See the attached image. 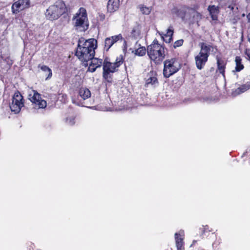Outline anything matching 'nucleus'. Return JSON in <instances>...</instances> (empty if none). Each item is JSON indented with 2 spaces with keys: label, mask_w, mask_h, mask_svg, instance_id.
I'll list each match as a JSON object with an SVG mask.
<instances>
[{
  "label": "nucleus",
  "mask_w": 250,
  "mask_h": 250,
  "mask_svg": "<svg viewBox=\"0 0 250 250\" xmlns=\"http://www.w3.org/2000/svg\"><path fill=\"white\" fill-rule=\"evenodd\" d=\"M103 62H110V59L109 58H108L107 57H106L104 59Z\"/></svg>",
  "instance_id": "ea45409f"
},
{
  "label": "nucleus",
  "mask_w": 250,
  "mask_h": 250,
  "mask_svg": "<svg viewBox=\"0 0 250 250\" xmlns=\"http://www.w3.org/2000/svg\"><path fill=\"white\" fill-rule=\"evenodd\" d=\"M66 10L65 3L63 1L59 0L46 9L45 13V17L50 21L56 20L64 13Z\"/></svg>",
  "instance_id": "f03ea898"
},
{
  "label": "nucleus",
  "mask_w": 250,
  "mask_h": 250,
  "mask_svg": "<svg viewBox=\"0 0 250 250\" xmlns=\"http://www.w3.org/2000/svg\"><path fill=\"white\" fill-rule=\"evenodd\" d=\"M241 59L240 57H236L235 58V62H241Z\"/></svg>",
  "instance_id": "58836bf2"
},
{
  "label": "nucleus",
  "mask_w": 250,
  "mask_h": 250,
  "mask_svg": "<svg viewBox=\"0 0 250 250\" xmlns=\"http://www.w3.org/2000/svg\"><path fill=\"white\" fill-rule=\"evenodd\" d=\"M248 153V151H246L245 152H244V153H243V155H245L246 153ZM243 156H242V157H243Z\"/></svg>",
  "instance_id": "c03bdc74"
},
{
  "label": "nucleus",
  "mask_w": 250,
  "mask_h": 250,
  "mask_svg": "<svg viewBox=\"0 0 250 250\" xmlns=\"http://www.w3.org/2000/svg\"><path fill=\"white\" fill-rule=\"evenodd\" d=\"M101 64L99 63H89L88 67V71L91 72H94L96 70L97 68L100 67Z\"/></svg>",
  "instance_id": "b1692460"
},
{
  "label": "nucleus",
  "mask_w": 250,
  "mask_h": 250,
  "mask_svg": "<svg viewBox=\"0 0 250 250\" xmlns=\"http://www.w3.org/2000/svg\"><path fill=\"white\" fill-rule=\"evenodd\" d=\"M172 27L170 26L168 29L167 30V35H166V37H169L168 41H166V42H170L172 40V37L173 34V30L172 29Z\"/></svg>",
  "instance_id": "5701e85b"
},
{
  "label": "nucleus",
  "mask_w": 250,
  "mask_h": 250,
  "mask_svg": "<svg viewBox=\"0 0 250 250\" xmlns=\"http://www.w3.org/2000/svg\"><path fill=\"white\" fill-rule=\"evenodd\" d=\"M73 24L77 30L84 31L88 28V21L85 9L81 7L72 18Z\"/></svg>",
  "instance_id": "7ed1b4c3"
},
{
  "label": "nucleus",
  "mask_w": 250,
  "mask_h": 250,
  "mask_svg": "<svg viewBox=\"0 0 250 250\" xmlns=\"http://www.w3.org/2000/svg\"><path fill=\"white\" fill-rule=\"evenodd\" d=\"M184 236V231L180 230L178 232L175 233V239L177 250H182L183 245V239Z\"/></svg>",
  "instance_id": "4468645a"
},
{
  "label": "nucleus",
  "mask_w": 250,
  "mask_h": 250,
  "mask_svg": "<svg viewBox=\"0 0 250 250\" xmlns=\"http://www.w3.org/2000/svg\"><path fill=\"white\" fill-rule=\"evenodd\" d=\"M189 13L190 15V20L191 23L192 24L197 23L199 26L198 22L202 19V15L193 9H189Z\"/></svg>",
  "instance_id": "2eb2a0df"
},
{
  "label": "nucleus",
  "mask_w": 250,
  "mask_h": 250,
  "mask_svg": "<svg viewBox=\"0 0 250 250\" xmlns=\"http://www.w3.org/2000/svg\"><path fill=\"white\" fill-rule=\"evenodd\" d=\"M157 72L151 70L147 73L145 80V86L146 87L155 88L159 85V82L157 78Z\"/></svg>",
  "instance_id": "6e6552de"
},
{
  "label": "nucleus",
  "mask_w": 250,
  "mask_h": 250,
  "mask_svg": "<svg viewBox=\"0 0 250 250\" xmlns=\"http://www.w3.org/2000/svg\"><path fill=\"white\" fill-rule=\"evenodd\" d=\"M248 40L250 42V34L248 36Z\"/></svg>",
  "instance_id": "79ce46f5"
},
{
  "label": "nucleus",
  "mask_w": 250,
  "mask_h": 250,
  "mask_svg": "<svg viewBox=\"0 0 250 250\" xmlns=\"http://www.w3.org/2000/svg\"><path fill=\"white\" fill-rule=\"evenodd\" d=\"M123 56L122 55H120L119 57L116 58V61L114 62H123Z\"/></svg>",
  "instance_id": "72a5a7b5"
},
{
  "label": "nucleus",
  "mask_w": 250,
  "mask_h": 250,
  "mask_svg": "<svg viewBox=\"0 0 250 250\" xmlns=\"http://www.w3.org/2000/svg\"><path fill=\"white\" fill-rule=\"evenodd\" d=\"M184 41L182 39L179 40L175 42L173 45V47L176 48V47L181 46L183 43Z\"/></svg>",
  "instance_id": "7c9ffc66"
},
{
  "label": "nucleus",
  "mask_w": 250,
  "mask_h": 250,
  "mask_svg": "<svg viewBox=\"0 0 250 250\" xmlns=\"http://www.w3.org/2000/svg\"><path fill=\"white\" fill-rule=\"evenodd\" d=\"M177 60L175 58L171 59V60H166L164 62H177Z\"/></svg>",
  "instance_id": "c9c22d12"
},
{
  "label": "nucleus",
  "mask_w": 250,
  "mask_h": 250,
  "mask_svg": "<svg viewBox=\"0 0 250 250\" xmlns=\"http://www.w3.org/2000/svg\"><path fill=\"white\" fill-rule=\"evenodd\" d=\"M235 7L236 5L235 4H231L228 6V8H229V10L231 11L233 14H234V13L236 12L238 10V7H236L235 8Z\"/></svg>",
  "instance_id": "c85d7f7f"
},
{
  "label": "nucleus",
  "mask_w": 250,
  "mask_h": 250,
  "mask_svg": "<svg viewBox=\"0 0 250 250\" xmlns=\"http://www.w3.org/2000/svg\"><path fill=\"white\" fill-rule=\"evenodd\" d=\"M8 64H9V66L10 67L11 66V65L12 64V63H7Z\"/></svg>",
  "instance_id": "a18cd8bd"
},
{
  "label": "nucleus",
  "mask_w": 250,
  "mask_h": 250,
  "mask_svg": "<svg viewBox=\"0 0 250 250\" xmlns=\"http://www.w3.org/2000/svg\"><path fill=\"white\" fill-rule=\"evenodd\" d=\"M155 45L156 46V45H157V46H161L160 44L158 43V41H157V39H155L153 41L152 43L149 46H155Z\"/></svg>",
  "instance_id": "f704fd0d"
},
{
  "label": "nucleus",
  "mask_w": 250,
  "mask_h": 250,
  "mask_svg": "<svg viewBox=\"0 0 250 250\" xmlns=\"http://www.w3.org/2000/svg\"><path fill=\"white\" fill-rule=\"evenodd\" d=\"M38 67L41 68V69L42 72H44V75L46 76V80H48L52 77V73L51 69L46 65L41 66L40 64L39 65Z\"/></svg>",
  "instance_id": "aec40b11"
},
{
  "label": "nucleus",
  "mask_w": 250,
  "mask_h": 250,
  "mask_svg": "<svg viewBox=\"0 0 250 250\" xmlns=\"http://www.w3.org/2000/svg\"><path fill=\"white\" fill-rule=\"evenodd\" d=\"M103 77L104 81L109 83H111L113 81L112 73H109L106 70H103Z\"/></svg>",
  "instance_id": "412c9836"
},
{
  "label": "nucleus",
  "mask_w": 250,
  "mask_h": 250,
  "mask_svg": "<svg viewBox=\"0 0 250 250\" xmlns=\"http://www.w3.org/2000/svg\"><path fill=\"white\" fill-rule=\"evenodd\" d=\"M163 75L166 78L176 73L181 67V63H164Z\"/></svg>",
  "instance_id": "1a4fd4ad"
},
{
  "label": "nucleus",
  "mask_w": 250,
  "mask_h": 250,
  "mask_svg": "<svg viewBox=\"0 0 250 250\" xmlns=\"http://www.w3.org/2000/svg\"><path fill=\"white\" fill-rule=\"evenodd\" d=\"M83 64H84V65L85 67L88 66V63H83Z\"/></svg>",
  "instance_id": "a19ab883"
},
{
  "label": "nucleus",
  "mask_w": 250,
  "mask_h": 250,
  "mask_svg": "<svg viewBox=\"0 0 250 250\" xmlns=\"http://www.w3.org/2000/svg\"><path fill=\"white\" fill-rule=\"evenodd\" d=\"M23 98L19 91L16 92L12 98V102L10 104V108L12 112L18 113L21 108L24 105Z\"/></svg>",
  "instance_id": "423d86ee"
},
{
  "label": "nucleus",
  "mask_w": 250,
  "mask_h": 250,
  "mask_svg": "<svg viewBox=\"0 0 250 250\" xmlns=\"http://www.w3.org/2000/svg\"><path fill=\"white\" fill-rule=\"evenodd\" d=\"M30 5L29 0H18L12 5V11L13 14H17L20 11L28 8Z\"/></svg>",
  "instance_id": "9d476101"
},
{
  "label": "nucleus",
  "mask_w": 250,
  "mask_h": 250,
  "mask_svg": "<svg viewBox=\"0 0 250 250\" xmlns=\"http://www.w3.org/2000/svg\"><path fill=\"white\" fill-rule=\"evenodd\" d=\"M196 64L197 68L201 70L204 67L205 63H196Z\"/></svg>",
  "instance_id": "e433bc0d"
},
{
  "label": "nucleus",
  "mask_w": 250,
  "mask_h": 250,
  "mask_svg": "<svg viewBox=\"0 0 250 250\" xmlns=\"http://www.w3.org/2000/svg\"><path fill=\"white\" fill-rule=\"evenodd\" d=\"M121 63H103V70H106L109 73H113L118 71Z\"/></svg>",
  "instance_id": "f3484780"
},
{
  "label": "nucleus",
  "mask_w": 250,
  "mask_h": 250,
  "mask_svg": "<svg viewBox=\"0 0 250 250\" xmlns=\"http://www.w3.org/2000/svg\"><path fill=\"white\" fill-rule=\"evenodd\" d=\"M72 103L78 106H83V102H82L81 100L75 99L74 98H72Z\"/></svg>",
  "instance_id": "2f4dec72"
},
{
  "label": "nucleus",
  "mask_w": 250,
  "mask_h": 250,
  "mask_svg": "<svg viewBox=\"0 0 250 250\" xmlns=\"http://www.w3.org/2000/svg\"><path fill=\"white\" fill-rule=\"evenodd\" d=\"M84 39L79 41L76 55L83 62H87L92 60H97V62H103V59L94 58L95 49L96 48L97 41L90 39L84 41Z\"/></svg>",
  "instance_id": "f257e3e1"
},
{
  "label": "nucleus",
  "mask_w": 250,
  "mask_h": 250,
  "mask_svg": "<svg viewBox=\"0 0 250 250\" xmlns=\"http://www.w3.org/2000/svg\"><path fill=\"white\" fill-rule=\"evenodd\" d=\"M147 53L150 59L155 62H162L165 58L164 49L162 46H148Z\"/></svg>",
  "instance_id": "20e7f679"
},
{
  "label": "nucleus",
  "mask_w": 250,
  "mask_h": 250,
  "mask_svg": "<svg viewBox=\"0 0 250 250\" xmlns=\"http://www.w3.org/2000/svg\"><path fill=\"white\" fill-rule=\"evenodd\" d=\"M91 95L90 91L87 88L81 87L79 90L78 96L81 97L83 100L90 97Z\"/></svg>",
  "instance_id": "6ab92c4d"
},
{
  "label": "nucleus",
  "mask_w": 250,
  "mask_h": 250,
  "mask_svg": "<svg viewBox=\"0 0 250 250\" xmlns=\"http://www.w3.org/2000/svg\"><path fill=\"white\" fill-rule=\"evenodd\" d=\"M121 39H122V36L121 34L111 37L106 38L104 41V49L106 51H108L114 43Z\"/></svg>",
  "instance_id": "9b49d317"
},
{
  "label": "nucleus",
  "mask_w": 250,
  "mask_h": 250,
  "mask_svg": "<svg viewBox=\"0 0 250 250\" xmlns=\"http://www.w3.org/2000/svg\"><path fill=\"white\" fill-rule=\"evenodd\" d=\"M196 242V241L194 240L192 242V245H194V244Z\"/></svg>",
  "instance_id": "37998d69"
},
{
  "label": "nucleus",
  "mask_w": 250,
  "mask_h": 250,
  "mask_svg": "<svg viewBox=\"0 0 250 250\" xmlns=\"http://www.w3.org/2000/svg\"><path fill=\"white\" fill-rule=\"evenodd\" d=\"M28 99L32 103L33 108L35 109L44 108L46 107V102L42 99L41 95L36 90L32 91L28 95Z\"/></svg>",
  "instance_id": "39448f33"
},
{
  "label": "nucleus",
  "mask_w": 250,
  "mask_h": 250,
  "mask_svg": "<svg viewBox=\"0 0 250 250\" xmlns=\"http://www.w3.org/2000/svg\"><path fill=\"white\" fill-rule=\"evenodd\" d=\"M250 89V75L248 77V81L246 83L241 85L240 87L236 89L232 92V95L234 97L236 96L241 93H244L248 89Z\"/></svg>",
  "instance_id": "f8f14e48"
},
{
  "label": "nucleus",
  "mask_w": 250,
  "mask_h": 250,
  "mask_svg": "<svg viewBox=\"0 0 250 250\" xmlns=\"http://www.w3.org/2000/svg\"><path fill=\"white\" fill-rule=\"evenodd\" d=\"M146 49L145 47H141L136 50L135 54L138 56H142L146 54Z\"/></svg>",
  "instance_id": "bb28decb"
},
{
  "label": "nucleus",
  "mask_w": 250,
  "mask_h": 250,
  "mask_svg": "<svg viewBox=\"0 0 250 250\" xmlns=\"http://www.w3.org/2000/svg\"><path fill=\"white\" fill-rule=\"evenodd\" d=\"M245 55H246V58L248 60L250 61V52L249 51L246 50Z\"/></svg>",
  "instance_id": "4c0bfd02"
},
{
  "label": "nucleus",
  "mask_w": 250,
  "mask_h": 250,
  "mask_svg": "<svg viewBox=\"0 0 250 250\" xmlns=\"http://www.w3.org/2000/svg\"><path fill=\"white\" fill-rule=\"evenodd\" d=\"M189 9L186 6H183L180 8L174 7L172 9V13L184 20L187 10H189Z\"/></svg>",
  "instance_id": "dca6fc26"
},
{
  "label": "nucleus",
  "mask_w": 250,
  "mask_h": 250,
  "mask_svg": "<svg viewBox=\"0 0 250 250\" xmlns=\"http://www.w3.org/2000/svg\"><path fill=\"white\" fill-rule=\"evenodd\" d=\"M244 66L243 63H236L235 69L232 70L233 73L238 72L243 70Z\"/></svg>",
  "instance_id": "cd10ccee"
},
{
  "label": "nucleus",
  "mask_w": 250,
  "mask_h": 250,
  "mask_svg": "<svg viewBox=\"0 0 250 250\" xmlns=\"http://www.w3.org/2000/svg\"><path fill=\"white\" fill-rule=\"evenodd\" d=\"M141 12L145 14L148 15L150 13V10L149 8L146 6H142L140 8Z\"/></svg>",
  "instance_id": "c756f323"
},
{
  "label": "nucleus",
  "mask_w": 250,
  "mask_h": 250,
  "mask_svg": "<svg viewBox=\"0 0 250 250\" xmlns=\"http://www.w3.org/2000/svg\"><path fill=\"white\" fill-rule=\"evenodd\" d=\"M208 10L209 12V14L212 20L215 21L217 20L218 14L219 12V8L214 5H209Z\"/></svg>",
  "instance_id": "a211bd4d"
},
{
  "label": "nucleus",
  "mask_w": 250,
  "mask_h": 250,
  "mask_svg": "<svg viewBox=\"0 0 250 250\" xmlns=\"http://www.w3.org/2000/svg\"><path fill=\"white\" fill-rule=\"evenodd\" d=\"M131 35L134 38H138L140 35V27L139 25L137 24L133 27L131 32Z\"/></svg>",
  "instance_id": "4be33fe9"
},
{
  "label": "nucleus",
  "mask_w": 250,
  "mask_h": 250,
  "mask_svg": "<svg viewBox=\"0 0 250 250\" xmlns=\"http://www.w3.org/2000/svg\"><path fill=\"white\" fill-rule=\"evenodd\" d=\"M207 227H208V226H206L205 227V228H204V229H207Z\"/></svg>",
  "instance_id": "49530a36"
},
{
  "label": "nucleus",
  "mask_w": 250,
  "mask_h": 250,
  "mask_svg": "<svg viewBox=\"0 0 250 250\" xmlns=\"http://www.w3.org/2000/svg\"><path fill=\"white\" fill-rule=\"evenodd\" d=\"M120 6V0H109L107 4V12L113 13L118 10Z\"/></svg>",
  "instance_id": "ddd939ff"
},
{
  "label": "nucleus",
  "mask_w": 250,
  "mask_h": 250,
  "mask_svg": "<svg viewBox=\"0 0 250 250\" xmlns=\"http://www.w3.org/2000/svg\"><path fill=\"white\" fill-rule=\"evenodd\" d=\"M225 63H217V71H218L220 74H222L223 76H225Z\"/></svg>",
  "instance_id": "393cba45"
},
{
  "label": "nucleus",
  "mask_w": 250,
  "mask_h": 250,
  "mask_svg": "<svg viewBox=\"0 0 250 250\" xmlns=\"http://www.w3.org/2000/svg\"><path fill=\"white\" fill-rule=\"evenodd\" d=\"M105 15L103 13H98L97 18L101 21H103L105 19Z\"/></svg>",
  "instance_id": "473e14b6"
},
{
  "label": "nucleus",
  "mask_w": 250,
  "mask_h": 250,
  "mask_svg": "<svg viewBox=\"0 0 250 250\" xmlns=\"http://www.w3.org/2000/svg\"><path fill=\"white\" fill-rule=\"evenodd\" d=\"M211 47L210 45H208L205 43H201L200 52L195 57L196 62H206L208 60L209 52Z\"/></svg>",
  "instance_id": "0eeeda50"
},
{
  "label": "nucleus",
  "mask_w": 250,
  "mask_h": 250,
  "mask_svg": "<svg viewBox=\"0 0 250 250\" xmlns=\"http://www.w3.org/2000/svg\"><path fill=\"white\" fill-rule=\"evenodd\" d=\"M65 122L68 125L72 126L75 124V117L74 116L67 117L66 119Z\"/></svg>",
  "instance_id": "a878e982"
}]
</instances>
